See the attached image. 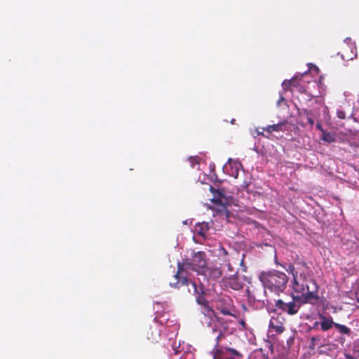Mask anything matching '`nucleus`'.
<instances>
[{"label": "nucleus", "mask_w": 359, "mask_h": 359, "mask_svg": "<svg viewBox=\"0 0 359 359\" xmlns=\"http://www.w3.org/2000/svg\"><path fill=\"white\" fill-rule=\"evenodd\" d=\"M287 271L292 275L293 290L302 294V303L315 304L319 299L318 286L311 278V271L307 264L304 262L290 264Z\"/></svg>", "instance_id": "f257e3e1"}, {"label": "nucleus", "mask_w": 359, "mask_h": 359, "mask_svg": "<svg viewBox=\"0 0 359 359\" xmlns=\"http://www.w3.org/2000/svg\"><path fill=\"white\" fill-rule=\"evenodd\" d=\"M205 253L202 251L194 252L191 259H186L177 264V271L174 276L175 281L170 282V285L174 288L189 285L191 281L188 278L189 271H195L198 274H203L207 267Z\"/></svg>", "instance_id": "f03ea898"}, {"label": "nucleus", "mask_w": 359, "mask_h": 359, "mask_svg": "<svg viewBox=\"0 0 359 359\" xmlns=\"http://www.w3.org/2000/svg\"><path fill=\"white\" fill-rule=\"evenodd\" d=\"M259 280L264 287L279 294L285 289L288 278L286 274L283 272H264L260 274Z\"/></svg>", "instance_id": "7ed1b4c3"}, {"label": "nucleus", "mask_w": 359, "mask_h": 359, "mask_svg": "<svg viewBox=\"0 0 359 359\" xmlns=\"http://www.w3.org/2000/svg\"><path fill=\"white\" fill-rule=\"evenodd\" d=\"M263 285L258 286L252 285L246 290L248 304L256 308L262 307L264 305L266 290Z\"/></svg>", "instance_id": "20e7f679"}, {"label": "nucleus", "mask_w": 359, "mask_h": 359, "mask_svg": "<svg viewBox=\"0 0 359 359\" xmlns=\"http://www.w3.org/2000/svg\"><path fill=\"white\" fill-rule=\"evenodd\" d=\"M189 284L191 285L192 290L189 288V292H192L196 296V302L203 307V313H205V315L209 316L211 313H212L214 311L210 306L209 302L204 297V286L201 283L197 285V283L195 281H190Z\"/></svg>", "instance_id": "39448f33"}, {"label": "nucleus", "mask_w": 359, "mask_h": 359, "mask_svg": "<svg viewBox=\"0 0 359 359\" xmlns=\"http://www.w3.org/2000/svg\"><path fill=\"white\" fill-rule=\"evenodd\" d=\"M299 302H302V296L295 297L292 295V301L285 302L282 299H278L276 302L275 306L282 311L293 316L297 314L300 309L301 304Z\"/></svg>", "instance_id": "423d86ee"}, {"label": "nucleus", "mask_w": 359, "mask_h": 359, "mask_svg": "<svg viewBox=\"0 0 359 359\" xmlns=\"http://www.w3.org/2000/svg\"><path fill=\"white\" fill-rule=\"evenodd\" d=\"M210 191L213 194L212 201L214 203L221 205V209L219 210L221 217L228 219L230 212L226 209L225 204L228 203V198L226 197L223 189H215L212 187H210Z\"/></svg>", "instance_id": "0eeeda50"}, {"label": "nucleus", "mask_w": 359, "mask_h": 359, "mask_svg": "<svg viewBox=\"0 0 359 359\" xmlns=\"http://www.w3.org/2000/svg\"><path fill=\"white\" fill-rule=\"evenodd\" d=\"M216 309L224 316H235L232 300L227 296L219 297L216 301Z\"/></svg>", "instance_id": "6e6552de"}, {"label": "nucleus", "mask_w": 359, "mask_h": 359, "mask_svg": "<svg viewBox=\"0 0 359 359\" xmlns=\"http://www.w3.org/2000/svg\"><path fill=\"white\" fill-rule=\"evenodd\" d=\"M223 282L225 286L234 290H241L243 287V283L239 279L236 274L231 276H224Z\"/></svg>", "instance_id": "1a4fd4ad"}, {"label": "nucleus", "mask_w": 359, "mask_h": 359, "mask_svg": "<svg viewBox=\"0 0 359 359\" xmlns=\"http://www.w3.org/2000/svg\"><path fill=\"white\" fill-rule=\"evenodd\" d=\"M319 319L320 320V322H316L313 327H316L318 325H320V329L323 332H326L332 329L336 324L331 316H325L323 314H319Z\"/></svg>", "instance_id": "9d476101"}, {"label": "nucleus", "mask_w": 359, "mask_h": 359, "mask_svg": "<svg viewBox=\"0 0 359 359\" xmlns=\"http://www.w3.org/2000/svg\"><path fill=\"white\" fill-rule=\"evenodd\" d=\"M205 271L203 273V275L207 276L208 279L217 280L222 277L224 273L222 266L221 267H206Z\"/></svg>", "instance_id": "9b49d317"}, {"label": "nucleus", "mask_w": 359, "mask_h": 359, "mask_svg": "<svg viewBox=\"0 0 359 359\" xmlns=\"http://www.w3.org/2000/svg\"><path fill=\"white\" fill-rule=\"evenodd\" d=\"M210 353L212 354L213 359H229L226 348H223L222 347L215 346Z\"/></svg>", "instance_id": "f8f14e48"}, {"label": "nucleus", "mask_w": 359, "mask_h": 359, "mask_svg": "<svg viewBox=\"0 0 359 359\" xmlns=\"http://www.w3.org/2000/svg\"><path fill=\"white\" fill-rule=\"evenodd\" d=\"M147 338L151 343L158 342L161 337V334L157 328L149 327L146 332Z\"/></svg>", "instance_id": "ddd939ff"}, {"label": "nucleus", "mask_w": 359, "mask_h": 359, "mask_svg": "<svg viewBox=\"0 0 359 359\" xmlns=\"http://www.w3.org/2000/svg\"><path fill=\"white\" fill-rule=\"evenodd\" d=\"M221 266L224 273V276L229 277L237 273L234 266H233L227 260L224 261Z\"/></svg>", "instance_id": "4468645a"}, {"label": "nucleus", "mask_w": 359, "mask_h": 359, "mask_svg": "<svg viewBox=\"0 0 359 359\" xmlns=\"http://www.w3.org/2000/svg\"><path fill=\"white\" fill-rule=\"evenodd\" d=\"M209 230V224L206 222L198 223L196 226V232L198 236L205 237Z\"/></svg>", "instance_id": "2eb2a0df"}, {"label": "nucleus", "mask_w": 359, "mask_h": 359, "mask_svg": "<svg viewBox=\"0 0 359 359\" xmlns=\"http://www.w3.org/2000/svg\"><path fill=\"white\" fill-rule=\"evenodd\" d=\"M269 327L273 330L277 334H281L285 331L282 323L278 322L277 319H272L269 323Z\"/></svg>", "instance_id": "dca6fc26"}, {"label": "nucleus", "mask_w": 359, "mask_h": 359, "mask_svg": "<svg viewBox=\"0 0 359 359\" xmlns=\"http://www.w3.org/2000/svg\"><path fill=\"white\" fill-rule=\"evenodd\" d=\"M263 130H265L269 133H272L273 131H284L285 123L281 122L277 124L268 126L266 128H263Z\"/></svg>", "instance_id": "f3484780"}, {"label": "nucleus", "mask_w": 359, "mask_h": 359, "mask_svg": "<svg viewBox=\"0 0 359 359\" xmlns=\"http://www.w3.org/2000/svg\"><path fill=\"white\" fill-rule=\"evenodd\" d=\"M320 139L323 141L328 142V143L334 142L337 140L336 135L334 133H328L326 131H323V133L322 134Z\"/></svg>", "instance_id": "a211bd4d"}, {"label": "nucleus", "mask_w": 359, "mask_h": 359, "mask_svg": "<svg viewBox=\"0 0 359 359\" xmlns=\"http://www.w3.org/2000/svg\"><path fill=\"white\" fill-rule=\"evenodd\" d=\"M334 327L342 334L350 335L351 333L350 328L346 325L336 323Z\"/></svg>", "instance_id": "6ab92c4d"}, {"label": "nucleus", "mask_w": 359, "mask_h": 359, "mask_svg": "<svg viewBox=\"0 0 359 359\" xmlns=\"http://www.w3.org/2000/svg\"><path fill=\"white\" fill-rule=\"evenodd\" d=\"M321 339L322 337L320 335L312 337L311 338L309 348L311 349H314L316 346H323V345L320 344Z\"/></svg>", "instance_id": "aec40b11"}, {"label": "nucleus", "mask_w": 359, "mask_h": 359, "mask_svg": "<svg viewBox=\"0 0 359 359\" xmlns=\"http://www.w3.org/2000/svg\"><path fill=\"white\" fill-rule=\"evenodd\" d=\"M226 351H227V353H229V358L234 359L236 357H241L242 355L236 349L233 348H226Z\"/></svg>", "instance_id": "412c9836"}, {"label": "nucleus", "mask_w": 359, "mask_h": 359, "mask_svg": "<svg viewBox=\"0 0 359 359\" xmlns=\"http://www.w3.org/2000/svg\"><path fill=\"white\" fill-rule=\"evenodd\" d=\"M337 117L341 119H345L346 118V113L343 110H337Z\"/></svg>", "instance_id": "4be33fe9"}, {"label": "nucleus", "mask_w": 359, "mask_h": 359, "mask_svg": "<svg viewBox=\"0 0 359 359\" xmlns=\"http://www.w3.org/2000/svg\"><path fill=\"white\" fill-rule=\"evenodd\" d=\"M224 337V334L222 332H219L217 337H216V345L215 346L219 347V343Z\"/></svg>", "instance_id": "5701e85b"}, {"label": "nucleus", "mask_w": 359, "mask_h": 359, "mask_svg": "<svg viewBox=\"0 0 359 359\" xmlns=\"http://www.w3.org/2000/svg\"><path fill=\"white\" fill-rule=\"evenodd\" d=\"M307 121L310 124L311 126H313L314 125V120L312 117L308 116Z\"/></svg>", "instance_id": "b1692460"}, {"label": "nucleus", "mask_w": 359, "mask_h": 359, "mask_svg": "<svg viewBox=\"0 0 359 359\" xmlns=\"http://www.w3.org/2000/svg\"><path fill=\"white\" fill-rule=\"evenodd\" d=\"M316 128H318V130L322 133V134L323 133V131H325V130L323 128V127H322V126H321V124H320V123H317V125H316Z\"/></svg>", "instance_id": "393cba45"}, {"label": "nucleus", "mask_w": 359, "mask_h": 359, "mask_svg": "<svg viewBox=\"0 0 359 359\" xmlns=\"http://www.w3.org/2000/svg\"><path fill=\"white\" fill-rule=\"evenodd\" d=\"M240 324L241 325L243 329H246V323L244 320H241L240 321Z\"/></svg>", "instance_id": "a878e982"}, {"label": "nucleus", "mask_w": 359, "mask_h": 359, "mask_svg": "<svg viewBox=\"0 0 359 359\" xmlns=\"http://www.w3.org/2000/svg\"><path fill=\"white\" fill-rule=\"evenodd\" d=\"M259 359H269V356L264 353H262L259 356Z\"/></svg>", "instance_id": "bb28decb"}, {"label": "nucleus", "mask_w": 359, "mask_h": 359, "mask_svg": "<svg viewBox=\"0 0 359 359\" xmlns=\"http://www.w3.org/2000/svg\"><path fill=\"white\" fill-rule=\"evenodd\" d=\"M257 133H258V135H263V132H262V131H259V132L258 131Z\"/></svg>", "instance_id": "cd10ccee"}, {"label": "nucleus", "mask_w": 359, "mask_h": 359, "mask_svg": "<svg viewBox=\"0 0 359 359\" xmlns=\"http://www.w3.org/2000/svg\"><path fill=\"white\" fill-rule=\"evenodd\" d=\"M234 121H235V120H234V119H233V120L231 121V123H234Z\"/></svg>", "instance_id": "c85d7f7f"}]
</instances>
